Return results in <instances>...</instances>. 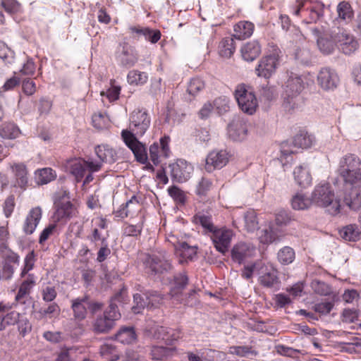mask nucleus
<instances>
[{"instance_id": "50", "label": "nucleus", "mask_w": 361, "mask_h": 361, "mask_svg": "<svg viewBox=\"0 0 361 361\" xmlns=\"http://www.w3.org/2000/svg\"><path fill=\"white\" fill-rule=\"evenodd\" d=\"M337 12L338 17L343 20H349L353 16L350 5L345 1H342L338 4Z\"/></svg>"}, {"instance_id": "28", "label": "nucleus", "mask_w": 361, "mask_h": 361, "mask_svg": "<svg viewBox=\"0 0 361 361\" xmlns=\"http://www.w3.org/2000/svg\"><path fill=\"white\" fill-rule=\"evenodd\" d=\"M87 296L77 298L71 300V308L73 312V317L76 321L84 320L87 314Z\"/></svg>"}, {"instance_id": "20", "label": "nucleus", "mask_w": 361, "mask_h": 361, "mask_svg": "<svg viewBox=\"0 0 361 361\" xmlns=\"http://www.w3.org/2000/svg\"><path fill=\"white\" fill-rule=\"evenodd\" d=\"M247 132L246 121L239 116L235 117L228 126L229 137L234 141H241L246 137Z\"/></svg>"}, {"instance_id": "24", "label": "nucleus", "mask_w": 361, "mask_h": 361, "mask_svg": "<svg viewBox=\"0 0 361 361\" xmlns=\"http://www.w3.org/2000/svg\"><path fill=\"white\" fill-rule=\"evenodd\" d=\"M254 252L255 248L250 244L239 243L231 250V257L233 261L241 264L246 258L252 256Z\"/></svg>"}, {"instance_id": "11", "label": "nucleus", "mask_w": 361, "mask_h": 361, "mask_svg": "<svg viewBox=\"0 0 361 361\" xmlns=\"http://www.w3.org/2000/svg\"><path fill=\"white\" fill-rule=\"evenodd\" d=\"M279 49H274L271 54L262 57L255 68V73L259 77L269 78L276 73L279 65Z\"/></svg>"}, {"instance_id": "58", "label": "nucleus", "mask_w": 361, "mask_h": 361, "mask_svg": "<svg viewBox=\"0 0 361 361\" xmlns=\"http://www.w3.org/2000/svg\"><path fill=\"white\" fill-rule=\"evenodd\" d=\"M168 192H169V195L176 202H178L179 204L185 203V200H186L185 194L178 187L173 185V186L169 188Z\"/></svg>"}, {"instance_id": "54", "label": "nucleus", "mask_w": 361, "mask_h": 361, "mask_svg": "<svg viewBox=\"0 0 361 361\" xmlns=\"http://www.w3.org/2000/svg\"><path fill=\"white\" fill-rule=\"evenodd\" d=\"M262 261H257L253 264H248L244 267L242 270L241 276L243 279L250 280L252 278L254 274L258 276V270L260 267Z\"/></svg>"}, {"instance_id": "38", "label": "nucleus", "mask_w": 361, "mask_h": 361, "mask_svg": "<svg viewBox=\"0 0 361 361\" xmlns=\"http://www.w3.org/2000/svg\"><path fill=\"white\" fill-rule=\"evenodd\" d=\"M175 350V348L152 345L150 350V356L152 360H163L172 355Z\"/></svg>"}, {"instance_id": "31", "label": "nucleus", "mask_w": 361, "mask_h": 361, "mask_svg": "<svg viewBox=\"0 0 361 361\" xmlns=\"http://www.w3.org/2000/svg\"><path fill=\"white\" fill-rule=\"evenodd\" d=\"M255 25L250 21H240L234 25L233 36L235 39L242 40L250 37L254 31Z\"/></svg>"}, {"instance_id": "48", "label": "nucleus", "mask_w": 361, "mask_h": 361, "mask_svg": "<svg viewBox=\"0 0 361 361\" xmlns=\"http://www.w3.org/2000/svg\"><path fill=\"white\" fill-rule=\"evenodd\" d=\"M212 188V181L204 177H202L196 187V194L200 198L204 197Z\"/></svg>"}, {"instance_id": "41", "label": "nucleus", "mask_w": 361, "mask_h": 361, "mask_svg": "<svg viewBox=\"0 0 361 361\" xmlns=\"http://www.w3.org/2000/svg\"><path fill=\"white\" fill-rule=\"evenodd\" d=\"M20 133V129L13 123H5L0 129V135L4 139H15Z\"/></svg>"}, {"instance_id": "3", "label": "nucleus", "mask_w": 361, "mask_h": 361, "mask_svg": "<svg viewBox=\"0 0 361 361\" xmlns=\"http://www.w3.org/2000/svg\"><path fill=\"white\" fill-rule=\"evenodd\" d=\"M125 293V290L116 293L103 314L97 316L94 319L92 329L94 334H107L114 328L115 322L121 318L116 302H122L124 300Z\"/></svg>"}, {"instance_id": "18", "label": "nucleus", "mask_w": 361, "mask_h": 361, "mask_svg": "<svg viewBox=\"0 0 361 361\" xmlns=\"http://www.w3.org/2000/svg\"><path fill=\"white\" fill-rule=\"evenodd\" d=\"M128 30L133 38L139 39L141 37H144L145 40L152 44L157 43L160 39L161 35L159 30H152L140 25L130 26Z\"/></svg>"}, {"instance_id": "45", "label": "nucleus", "mask_w": 361, "mask_h": 361, "mask_svg": "<svg viewBox=\"0 0 361 361\" xmlns=\"http://www.w3.org/2000/svg\"><path fill=\"white\" fill-rule=\"evenodd\" d=\"M245 228L248 232H254L259 228L257 214L254 211H248L244 215Z\"/></svg>"}, {"instance_id": "37", "label": "nucleus", "mask_w": 361, "mask_h": 361, "mask_svg": "<svg viewBox=\"0 0 361 361\" xmlns=\"http://www.w3.org/2000/svg\"><path fill=\"white\" fill-rule=\"evenodd\" d=\"M168 327H164L159 325H153L147 326L145 329V334L147 336L155 339L162 340L166 343L167 338Z\"/></svg>"}, {"instance_id": "51", "label": "nucleus", "mask_w": 361, "mask_h": 361, "mask_svg": "<svg viewBox=\"0 0 361 361\" xmlns=\"http://www.w3.org/2000/svg\"><path fill=\"white\" fill-rule=\"evenodd\" d=\"M145 296L147 300V308L150 309L158 307L163 300L162 295L154 290L146 292Z\"/></svg>"}, {"instance_id": "30", "label": "nucleus", "mask_w": 361, "mask_h": 361, "mask_svg": "<svg viewBox=\"0 0 361 361\" xmlns=\"http://www.w3.org/2000/svg\"><path fill=\"white\" fill-rule=\"evenodd\" d=\"M95 153L97 157L100 159V161L99 162L101 163L102 165V162L113 164L118 159L116 152L109 145H98L95 148Z\"/></svg>"}, {"instance_id": "16", "label": "nucleus", "mask_w": 361, "mask_h": 361, "mask_svg": "<svg viewBox=\"0 0 361 361\" xmlns=\"http://www.w3.org/2000/svg\"><path fill=\"white\" fill-rule=\"evenodd\" d=\"M258 270V281L260 285L266 288H274L277 286L279 279L277 276V271L271 265L265 264L262 262Z\"/></svg>"}, {"instance_id": "55", "label": "nucleus", "mask_w": 361, "mask_h": 361, "mask_svg": "<svg viewBox=\"0 0 361 361\" xmlns=\"http://www.w3.org/2000/svg\"><path fill=\"white\" fill-rule=\"evenodd\" d=\"M33 288L22 282L16 295V301L20 304H25L27 297L30 294Z\"/></svg>"}, {"instance_id": "10", "label": "nucleus", "mask_w": 361, "mask_h": 361, "mask_svg": "<svg viewBox=\"0 0 361 361\" xmlns=\"http://www.w3.org/2000/svg\"><path fill=\"white\" fill-rule=\"evenodd\" d=\"M304 89L303 80L300 76H290L286 82L284 105L286 109L297 107L298 97Z\"/></svg>"}, {"instance_id": "40", "label": "nucleus", "mask_w": 361, "mask_h": 361, "mask_svg": "<svg viewBox=\"0 0 361 361\" xmlns=\"http://www.w3.org/2000/svg\"><path fill=\"white\" fill-rule=\"evenodd\" d=\"M196 224H200L206 233H211L216 227L214 225L211 215L199 213L194 216Z\"/></svg>"}, {"instance_id": "44", "label": "nucleus", "mask_w": 361, "mask_h": 361, "mask_svg": "<svg viewBox=\"0 0 361 361\" xmlns=\"http://www.w3.org/2000/svg\"><path fill=\"white\" fill-rule=\"evenodd\" d=\"M291 204L294 209L303 210L311 206L312 200L305 197L302 194L298 193L293 197Z\"/></svg>"}, {"instance_id": "2", "label": "nucleus", "mask_w": 361, "mask_h": 361, "mask_svg": "<svg viewBox=\"0 0 361 361\" xmlns=\"http://www.w3.org/2000/svg\"><path fill=\"white\" fill-rule=\"evenodd\" d=\"M311 32L317 39V46L324 54H330L335 49V44H338L343 53L346 55L353 54L357 49L358 44L346 30L338 29V32H334L330 39L324 37H319V30L313 27Z\"/></svg>"}, {"instance_id": "53", "label": "nucleus", "mask_w": 361, "mask_h": 361, "mask_svg": "<svg viewBox=\"0 0 361 361\" xmlns=\"http://www.w3.org/2000/svg\"><path fill=\"white\" fill-rule=\"evenodd\" d=\"M15 54L4 42L0 41V59L6 64L14 61Z\"/></svg>"}, {"instance_id": "33", "label": "nucleus", "mask_w": 361, "mask_h": 361, "mask_svg": "<svg viewBox=\"0 0 361 361\" xmlns=\"http://www.w3.org/2000/svg\"><path fill=\"white\" fill-rule=\"evenodd\" d=\"M99 353L103 361H118L119 353L111 344H104L100 347ZM128 361H142L140 358H132Z\"/></svg>"}, {"instance_id": "52", "label": "nucleus", "mask_w": 361, "mask_h": 361, "mask_svg": "<svg viewBox=\"0 0 361 361\" xmlns=\"http://www.w3.org/2000/svg\"><path fill=\"white\" fill-rule=\"evenodd\" d=\"M35 255L34 251H31L27 254L24 259V264L20 274V278H24L27 274H30L32 269H33L35 262Z\"/></svg>"}, {"instance_id": "17", "label": "nucleus", "mask_w": 361, "mask_h": 361, "mask_svg": "<svg viewBox=\"0 0 361 361\" xmlns=\"http://www.w3.org/2000/svg\"><path fill=\"white\" fill-rule=\"evenodd\" d=\"M339 77L335 70L328 67L320 69L317 75V82L324 90H333L339 83Z\"/></svg>"}, {"instance_id": "27", "label": "nucleus", "mask_w": 361, "mask_h": 361, "mask_svg": "<svg viewBox=\"0 0 361 361\" xmlns=\"http://www.w3.org/2000/svg\"><path fill=\"white\" fill-rule=\"evenodd\" d=\"M262 47L257 40L245 43L240 49L243 59L247 61L255 60L261 54Z\"/></svg>"}, {"instance_id": "26", "label": "nucleus", "mask_w": 361, "mask_h": 361, "mask_svg": "<svg viewBox=\"0 0 361 361\" xmlns=\"http://www.w3.org/2000/svg\"><path fill=\"white\" fill-rule=\"evenodd\" d=\"M42 217V209L40 207L32 208L28 213L24 224L23 231L26 234H32L38 225Z\"/></svg>"}, {"instance_id": "21", "label": "nucleus", "mask_w": 361, "mask_h": 361, "mask_svg": "<svg viewBox=\"0 0 361 361\" xmlns=\"http://www.w3.org/2000/svg\"><path fill=\"white\" fill-rule=\"evenodd\" d=\"M11 169L14 176V186L25 190L29 183V173L25 164L15 163L11 166Z\"/></svg>"}, {"instance_id": "14", "label": "nucleus", "mask_w": 361, "mask_h": 361, "mask_svg": "<svg viewBox=\"0 0 361 361\" xmlns=\"http://www.w3.org/2000/svg\"><path fill=\"white\" fill-rule=\"evenodd\" d=\"M170 175L173 181L183 183L187 181L193 172L192 165L185 159H178L169 164Z\"/></svg>"}, {"instance_id": "6", "label": "nucleus", "mask_w": 361, "mask_h": 361, "mask_svg": "<svg viewBox=\"0 0 361 361\" xmlns=\"http://www.w3.org/2000/svg\"><path fill=\"white\" fill-rule=\"evenodd\" d=\"M69 199V192L66 190H61L56 193L54 200L56 212L53 216L54 221H66L76 215V208Z\"/></svg>"}, {"instance_id": "22", "label": "nucleus", "mask_w": 361, "mask_h": 361, "mask_svg": "<svg viewBox=\"0 0 361 361\" xmlns=\"http://www.w3.org/2000/svg\"><path fill=\"white\" fill-rule=\"evenodd\" d=\"M169 137L164 136L160 139V144L154 142L149 147L150 160L154 165L159 164V154L162 156L169 157L170 149L169 147Z\"/></svg>"}, {"instance_id": "32", "label": "nucleus", "mask_w": 361, "mask_h": 361, "mask_svg": "<svg viewBox=\"0 0 361 361\" xmlns=\"http://www.w3.org/2000/svg\"><path fill=\"white\" fill-rule=\"evenodd\" d=\"M189 278L185 272L178 273L173 276L171 282V295L172 297L178 295L182 293L188 284Z\"/></svg>"}, {"instance_id": "63", "label": "nucleus", "mask_w": 361, "mask_h": 361, "mask_svg": "<svg viewBox=\"0 0 361 361\" xmlns=\"http://www.w3.org/2000/svg\"><path fill=\"white\" fill-rule=\"evenodd\" d=\"M17 324H18V330L19 331V334L23 337H24L29 332L31 331L32 325L27 318H26L25 317H21L19 319L18 322H17Z\"/></svg>"}, {"instance_id": "43", "label": "nucleus", "mask_w": 361, "mask_h": 361, "mask_svg": "<svg viewBox=\"0 0 361 361\" xmlns=\"http://www.w3.org/2000/svg\"><path fill=\"white\" fill-rule=\"evenodd\" d=\"M295 254L294 250L288 246L281 248L277 254V258L282 264H289L295 259Z\"/></svg>"}, {"instance_id": "39", "label": "nucleus", "mask_w": 361, "mask_h": 361, "mask_svg": "<svg viewBox=\"0 0 361 361\" xmlns=\"http://www.w3.org/2000/svg\"><path fill=\"white\" fill-rule=\"evenodd\" d=\"M128 82L133 85H143L148 80V74L137 70H132L127 75Z\"/></svg>"}, {"instance_id": "61", "label": "nucleus", "mask_w": 361, "mask_h": 361, "mask_svg": "<svg viewBox=\"0 0 361 361\" xmlns=\"http://www.w3.org/2000/svg\"><path fill=\"white\" fill-rule=\"evenodd\" d=\"M42 300L46 302H51L57 296V292L54 286H46L42 289Z\"/></svg>"}, {"instance_id": "25", "label": "nucleus", "mask_w": 361, "mask_h": 361, "mask_svg": "<svg viewBox=\"0 0 361 361\" xmlns=\"http://www.w3.org/2000/svg\"><path fill=\"white\" fill-rule=\"evenodd\" d=\"M350 192L344 196L345 204L352 210L361 208V185H348Z\"/></svg>"}, {"instance_id": "12", "label": "nucleus", "mask_w": 361, "mask_h": 361, "mask_svg": "<svg viewBox=\"0 0 361 361\" xmlns=\"http://www.w3.org/2000/svg\"><path fill=\"white\" fill-rule=\"evenodd\" d=\"M314 138L311 135L307 133L300 132L295 135L293 139V147L288 144V142H284L281 144V158H288V156L294 154L295 150L293 148H302L306 149L312 146Z\"/></svg>"}, {"instance_id": "49", "label": "nucleus", "mask_w": 361, "mask_h": 361, "mask_svg": "<svg viewBox=\"0 0 361 361\" xmlns=\"http://www.w3.org/2000/svg\"><path fill=\"white\" fill-rule=\"evenodd\" d=\"M204 88V82L200 78H192L188 85L187 92L192 96L197 95Z\"/></svg>"}, {"instance_id": "15", "label": "nucleus", "mask_w": 361, "mask_h": 361, "mask_svg": "<svg viewBox=\"0 0 361 361\" xmlns=\"http://www.w3.org/2000/svg\"><path fill=\"white\" fill-rule=\"evenodd\" d=\"M116 57L119 64L126 68L133 66L138 60L135 48L128 43L121 44L118 46Z\"/></svg>"}, {"instance_id": "29", "label": "nucleus", "mask_w": 361, "mask_h": 361, "mask_svg": "<svg viewBox=\"0 0 361 361\" xmlns=\"http://www.w3.org/2000/svg\"><path fill=\"white\" fill-rule=\"evenodd\" d=\"M293 176L298 185L308 187L312 183V176L307 165H300L295 168Z\"/></svg>"}, {"instance_id": "47", "label": "nucleus", "mask_w": 361, "mask_h": 361, "mask_svg": "<svg viewBox=\"0 0 361 361\" xmlns=\"http://www.w3.org/2000/svg\"><path fill=\"white\" fill-rule=\"evenodd\" d=\"M20 317V314L16 311L8 312L0 322V331L5 330L8 326L17 324Z\"/></svg>"}, {"instance_id": "59", "label": "nucleus", "mask_w": 361, "mask_h": 361, "mask_svg": "<svg viewBox=\"0 0 361 361\" xmlns=\"http://www.w3.org/2000/svg\"><path fill=\"white\" fill-rule=\"evenodd\" d=\"M133 302L134 305L132 307V310L135 314H139L145 307H147V300L146 298H144L138 293L134 294Z\"/></svg>"}, {"instance_id": "7", "label": "nucleus", "mask_w": 361, "mask_h": 361, "mask_svg": "<svg viewBox=\"0 0 361 361\" xmlns=\"http://www.w3.org/2000/svg\"><path fill=\"white\" fill-rule=\"evenodd\" d=\"M64 166L66 170L75 176L78 182L80 181L85 176L86 171L97 172L102 168L99 162L86 161L80 157L67 159Z\"/></svg>"}, {"instance_id": "35", "label": "nucleus", "mask_w": 361, "mask_h": 361, "mask_svg": "<svg viewBox=\"0 0 361 361\" xmlns=\"http://www.w3.org/2000/svg\"><path fill=\"white\" fill-rule=\"evenodd\" d=\"M340 236L348 241H357L361 238V231L356 224H350L339 230Z\"/></svg>"}, {"instance_id": "5", "label": "nucleus", "mask_w": 361, "mask_h": 361, "mask_svg": "<svg viewBox=\"0 0 361 361\" xmlns=\"http://www.w3.org/2000/svg\"><path fill=\"white\" fill-rule=\"evenodd\" d=\"M338 173L346 185H361V161L355 155L348 154L341 159Z\"/></svg>"}, {"instance_id": "19", "label": "nucleus", "mask_w": 361, "mask_h": 361, "mask_svg": "<svg viewBox=\"0 0 361 361\" xmlns=\"http://www.w3.org/2000/svg\"><path fill=\"white\" fill-rule=\"evenodd\" d=\"M228 161V153L226 151H212L206 159L205 169L208 172L220 169L226 166Z\"/></svg>"}, {"instance_id": "46", "label": "nucleus", "mask_w": 361, "mask_h": 361, "mask_svg": "<svg viewBox=\"0 0 361 361\" xmlns=\"http://www.w3.org/2000/svg\"><path fill=\"white\" fill-rule=\"evenodd\" d=\"M60 307L56 302H52L49 304L47 307L41 308L39 311V314L42 318L49 319L58 317L60 314Z\"/></svg>"}, {"instance_id": "4", "label": "nucleus", "mask_w": 361, "mask_h": 361, "mask_svg": "<svg viewBox=\"0 0 361 361\" xmlns=\"http://www.w3.org/2000/svg\"><path fill=\"white\" fill-rule=\"evenodd\" d=\"M311 200L312 204L326 207L331 215H336L340 212V202L335 199L334 192L329 183L317 185L312 193Z\"/></svg>"}, {"instance_id": "56", "label": "nucleus", "mask_w": 361, "mask_h": 361, "mask_svg": "<svg viewBox=\"0 0 361 361\" xmlns=\"http://www.w3.org/2000/svg\"><path fill=\"white\" fill-rule=\"evenodd\" d=\"M259 239L260 243L264 244H269L274 242L276 239V234L274 232L272 227L271 226H268L263 228L260 231Z\"/></svg>"}, {"instance_id": "23", "label": "nucleus", "mask_w": 361, "mask_h": 361, "mask_svg": "<svg viewBox=\"0 0 361 361\" xmlns=\"http://www.w3.org/2000/svg\"><path fill=\"white\" fill-rule=\"evenodd\" d=\"M170 238L171 239H169V241L173 245L176 250L180 251V255L183 258L180 261V263H183V260L185 262L193 260L197 255V247L195 246H190L185 242H179L175 239L174 235H171Z\"/></svg>"}, {"instance_id": "34", "label": "nucleus", "mask_w": 361, "mask_h": 361, "mask_svg": "<svg viewBox=\"0 0 361 361\" xmlns=\"http://www.w3.org/2000/svg\"><path fill=\"white\" fill-rule=\"evenodd\" d=\"M116 339L124 344H130L137 340V334L133 326H122L115 335Z\"/></svg>"}, {"instance_id": "1", "label": "nucleus", "mask_w": 361, "mask_h": 361, "mask_svg": "<svg viewBox=\"0 0 361 361\" xmlns=\"http://www.w3.org/2000/svg\"><path fill=\"white\" fill-rule=\"evenodd\" d=\"M151 118L145 109H135L130 116L129 130H123L121 137L133 152L137 161L145 164L147 160V149L136 136H142L149 128Z\"/></svg>"}, {"instance_id": "60", "label": "nucleus", "mask_w": 361, "mask_h": 361, "mask_svg": "<svg viewBox=\"0 0 361 361\" xmlns=\"http://www.w3.org/2000/svg\"><path fill=\"white\" fill-rule=\"evenodd\" d=\"M259 97L264 100L271 101L275 97V90L269 85L268 82L260 86L259 89Z\"/></svg>"}, {"instance_id": "36", "label": "nucleus", "mask_w": 361, "mask_h": 361, "mask_svg": "<svg viewBox=\"0 0 361 361\" xmlns=\"http://www.w3.org/2000/svg\"><path fill=\"white\" fill-rule=\"evenodd\" d=\"M56 178V171L51 168L38 169L35 173V181L38 185L47 184Z\"/></svg>"}, {"instance_id": "13", "label": "nucleus", "mask_w": 361, "mask_h": 361, "mask_svg": "<svg viewBox=\"0 0 361 361\" xmlns=\"http://www.w3.org/2000/svg\"><path fill=\"white\" fill-rule=\"evenodd\" d=\"M233 236V231L225 227L216 228L210 233V238L215 248L222 254H225L228 250Z\"/></svg>"}, {"instance_id": "57", "label": "nucleus", "mask_w": 361, "mask_h": 361, "mask_svg": "<svg viewBox=\"0 0 361 361\" xmlns=\"http://www.w3.org/2000/svg\"><path fill=\"white\" fill-rule=\"evenodd\" d=\"M15 272V267L6 262H2L0 266V281H9Z\"/></svg>"}, {"instance_id": "42", "label": "nucleus", "mask_w": 361, "mask_h": 361, "mask_svg": "<svg viewBox=\"0 0 361 361\" xmlns=\"http://www.w3.org/2000/svg\"><path fill=\"white\" fill-rule=\"evenodd\" d=\"M235 50V41L232 37H226L219 44L220 54L225 57H231Z\"/></svg>"}, {"instance_id": "9", "label": "nucleus", "mask_w": 361, "mask_h": 361, "mask_svg": "<svg viewBox=\"0 0 361 361\" xmlns=\"http://www.w3.org/2000/svg\"><path fill=\"white\" fill-rule=\"evenodd\" d=\"M144 264L147 271L154 275L167 274L173 269L171 260L165 254L147 255Z\"/></svg>"}, {"instance_id": "8", "label": "nucleus", "mask_w": 361, "mask_h": 361, "mask_svg": "<svg viewBox=\"0 0 361 361\" xmlns=\"http://www.w3.org/2000/svg\"><path fill=\"white\" fill-rule=\"evenodd\" d=\"M235 97L240 109L249 115H252L258 106L255 94L248 86L238 85L235 90Z\"/></svg>"}, {"instance_id": "64", "label": "nucleus", "mask_w": 361, "mask_h": 361, "mask_svg": "<svg viewBox=\"0 0 361 361\" xmlns=\"http://www.w3.org/2000/svg\"><path fill=\"white\" fill-rule=\"evenodd\" d=\"M229 101L226 97H219L216 98L214 102V107H215L219 114L226 112L229 109Z\"/></svg>"}, {"instance_id": "62", "label": "nucleus", "mask_w": 361, "mask_h": 361, "mask_svg": "<svg viewBox=\"0 0 361 361\" xmlns=\"http://www.w3.org/2000/svg\"><path fill=\"white\" fill-rule=\"evenodd\" d=\"M1 252L3 257L2 262H6L8 264H13V266L15 264H19L20 257L16 253L6 249L5 250H2Z\"/></svg>"}]
</instances>
